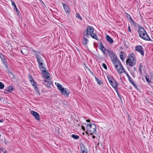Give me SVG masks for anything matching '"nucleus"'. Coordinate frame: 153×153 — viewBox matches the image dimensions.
<instances>
[{
  "instance_id": "31",
  "label": "nucleus",
  "mask_w": 153,
  "mask_h": 153,
  "mask_svg": "<svg viewBox=\"0 0 153 153\" xmlns=\"http://www.w3.org/2000/svg\"><path fill=\"white\" fill-rule=\"evenodd\" d=\"M100 50L102 51V52L105 54H106V53H105V51H107V50L106 49L105 47L101 48Z\"/></svg>"
},
{
  "instance_id": "47",
  "label": "nucleus",
  "mask_w": 153,
  "mask_h": 153,
  "mask_svg": "<svg viewBox=\"0 0 153 153\" xmlns=\"http://www.w3.org/2000/svg\"><path fill=\"white\" fill-rule=\"evenodd\" d=\"M86 121L87 122H90V120L89 119H88L86 120Z\"/></svg>"
},
{
  "instance_id": "26",
  "label": "nucleus",
  "mask_w": 153,
  "mask_h": 153,
  "mask_svg": "<svg viewBox=\"0 0 153 153\" xmlns=\"http://www.w3.org/2000/svg\"><path fill=\"white\" fill-rule=\"evenodd\" d=\"M95 79L97 83L100 85H101L102 84V82L101 80L99 79L96 76H95Z\"/></svg>"
},
{
  "instance_id": "22",
  "label": "nucleus",
  "mask_w": 153,
  "mask_h": 153,
  "mask_svg": "<svg viewBox=\"0 0 153 153\" xmlns=\"http://www.w3.org/2000/svg\"><path fill=\"white\" fill-rule=\"evenodd\" d=\"M107 52L108 54V55L110 56L111 57V56H114V55H115L113 52L112 51H108L107 50Z\"/></svg>"
},
{
  "instance_id": "52",
  "label": "nucleus",
  "mask_w": 153,
  "mask_h": 153,
  "mask_svg": "<svg viewBox=\"0 0 153 153\" xmlns=\"http://www.w3.org/2000/svg\"><path fill=\"white\" fill-rule=\"evenodd\" d=\"M7 151H4V153H7Z\"/></svg>"
},
{
  "instance_id": "56",
  "label": "nucleus",
  "mask_w": 153,
  "mask_h": 153,
  "mask_svg": "<svg viewBox=\"0 0 153 153\" xmlns=\"http://www.w3.org/2000/svg\"><path fill=\"white\" fill-rule=\"evenodd\" d=\"M117 94H118V95H119V94H118V93H117Z\"/></svg>"
},
{
  "instance_id": "42",
  "label": "nucleus",
  "mask_w": 153,
  "mask_h": 153,
  "mask_svg": "<svg viewBox=\"0 0 153 153\" xmlns=\"http://www.w3.org/2000/svg\"><path fill=\"white\" fill-rule=\"evenodd\" d=\"M124 73L126 74L128 78L130 77V76L128 74V73L126 71V72H125Z\"/></svg>"
},
{
  "instance_id": "19",
  "label": "nucleus",
  "mask_w": 153,
  "mask_h": 153,
  "mask_svg": "<svg viewBox=\"0 0 153 153\" xmlns=\"http://www.w3.org/2000/svg\"><path fill=\"white\" fill-rule=\"evenodd\" d=\"M1 62L3 65L5 66L6 68H7L8 67L7 65V61H6V60L5 59H2Z\"/></svg>"
},
{
  "instance_id": "16",
  "label": "nucleus",
  "mask_w": 153,
  "mask_h": 153,
  "mask_svg": "<svg viewBox=\"0 0 153 153\" xmlns=\"http://www.w3.org/2000/svg\"><path fill=\"white\" fill-rule=\"evenodd\" d=\"M106 39L110 43H111L113 42L112 39L108 35L106 36Z\"/></svg>"
},
{
  "instance_id": "36",
  "label": "nucleus",
  "mask_w": 153,
  "mask_h": 153,
  "mask_svg": "<svg viewBox=\"0 0 153 153\" xmlns=\"http://www.w3.org/2000/svg\"><path fill=\"white\" fill-rule=\"evenodd\" d=\"M34 87L36 91L39 93V89L37 87L36 85Z\"/></svg>"
},
{
  "instance_id": "5",
  "label": "nucleus",
  "mask_w": 153,
  "mask_h": 153,
  "mask_svg": "<svg viewBox=\"0 0 153 153\" xmlns=\"http://www.w3.org/2000/svg\"><path fill=\"white\" fill-rule=\"evenodd\" d=\"M126 63L127 65L129 64L131 67L134 65L136 64V60L134 56L131 55H129L128 59L126 61Z\"/></svg>"
},
{
  "instance_id": "4",
  "label": "nucleus",
  "mask_w": 153,
  "mask_h": 153,
  "mask_svg": "<svg viewBox=\"0 0 153 153\" xmlns=\"http://www.w3.org/2000/svg\"><path fill=\"white\" fill-rule=\"evenodd\" d=\"M111 61L114 64L115 68L117 69V65L118 66V65L120 63L119 59L116 55H114V56H111Z\"/></svg>"
},
{
  "instance_id": "55",
  "label": "nucleus",
  "mask_w": 153,
  "mask_h": 153,
  "mask_svg": "<svg viewBox=\"0 0 153 153\" xmlns=\"http://www.w3.org/2000/svg\"><path fill=\"white\" fill-rule=\"evenodd\" d=\"M134 69L135 70V68H134Z\"/></svg>"
},
{
  "instance_id": "51",
  "label": "nucleus",
  "mask_w": 153,
  "mask_h": 153,
  "mask_svg": "<svg viewBox=\"0 0 153 153\" xmlns=\"http://www.w3.org/2000/svg\"><path fill=\"white\" fill-rule=\"evenodd\" d=\"M33 52H34V53H37V52L36 51L33 50Z\"/></svg>"
},
{
  "instance_id": "24",
  "label": "nucleus",
  "mask_w": 153,
  "mask_h": 153,
  "mask_svg": "<svg viewBox=\"0 0 153 153\" xmlns=\"http://www.w3.org/2000/svg\"><path fill=\"white\" fill-rule=\"evenodd\" d=\"M129 19H130V21L132 23V25H133L134 26H135L136 25V23H135V22L133 19H132L131 17V16L130 15H129Z\"/></svg>"
},
{
  "instance_id": "33",
  "label": "nucleus",
  "mask_w": 153,
  "mask_h": 153,
  "mask_svg": "<svg viewBox=\"0 0 153 153\" xmlns=\"http://www.w3.org/2000/svg\"><path fill=\"white\" fill-rule=\"evenodd\" d=\"M30 82L31 83L32 85L33 86V87H35V86H36V82L34 80H33V81Z\"/></svg>"
},
{
  "instance_id": "21",
  "label": "nucleus",
  "mask_w": 153,
  "mask_h": 153,
  "mask_svg": "<svg viewBox=\"0 0 153 153\" xmlns=\"http://www.w3.org/2000/svg\"><path fill=\"white\" fill-rule=\"evenodd\" d=\"M90 35L92 38L95 39L97 40H99V39H98L97 36L94 33H91Z\"/></svg>"
},
{
  "instance_id": "35",
  "label": "nucleus",
  "mask_w": 153,
  "mask_h": 153,
  "mask_svg": "<svg viewBox=\"0 0 153 153\" xmlns=\"http://www.w3.org/2000/svg\"><path fill=\"white\" fill-rule=\"evenodd\" d=\"M135 88H137L138 87L136 84L134 82L131 83Z\"/></svg>"
},
{
  "instance_id": "25",
  "label": "nucleus",
  "mask_w": 153,
  "mask_h": 153,
  "mask_svg": "<svg viewBox=\"0 0 153 153\" xmlns=\"http://www.w3.org/2000/svg\"><path fill=\"white\" fill-rule=\"evenodd\" d=\"M88 42V40L85 37L83 38V39L82 41V44L85 45L87 44Z\"/></svg>"
},
{
  "instance_id": "8",
  "label": "nucleus",
  "mask_w": 153,
  "mask_h": 153,
  "mask_svg": "<svg viewBox=\"0 0 153 153\" xmlns=\"http://www.w3.org/2000/svg\"><path fill=\"white\" fill-rule=\"evenodd\" d=\"M116 69L119 74H121L122 73H124L126 71L121 63L118 65V66L117 65V68Z\"/></svg>"
},
{
  "instance_id": "45",
  "label": "nucleus",
  "mask_w": 153,
  "mask_h": 153,
  "mask_svg": "<svg viewBox=\"0 0 153 153\" xmlns=\"http://www.w3.org/2000/svg\"><path fill=\"white\" fill-rule=\"evenodd\" d=\"M35 55L36 56V58H37V56H39L38 54V53L37 52L36 53H35Z\"/></svg>"
},
{
  "instance_id": "28",
  "label": "nucleus",
  "mask_w": 153,
  "mask_h": 153,
  "mask_svg": "<svg viewBox=\"0 0 153 153\" xmlns=\"http://www.w3.org/2000/svg\"><path fill=\"white\" fill-rule=\"evenodd\" d=\"M71 137L75 139H78L79 138V136L78 135L73 134L71 135Z\"/></svg>"
},
{
  "instance_id": "49",
  "label": "nucleus",
  "mask_w": 153,
  "mask_h": 153,
  "mask_svg": "<svg viewBox=\"0 0 153 153\" xmlns=\"http://www.w3.org/2000/svg\"><path fill=\"white\" fill-rule=\"evenodd\" d=\"M92 75H93L94 76V78H95V76H96L94 75V73H92Z\"/></svg>"
},
{
  "instance_id": "46",
  "label": "nucleus",
  "mask_w": 153,
  "mask_h": 153,
  "mask_svg": "<svg viewBox=\"0 0 153 153\" xmlns=\"http://www.w3.org/2000/svg\"><path fill=\"white\" fill-rule=\"evenodd\" d=\"M3 151V149H2L0 148V153Z\"/></svg>"
},
{
  "instance_id": "30",
  "label": "nucleus",
  "mask_w": 153,
  "mask_h": 153,
  "mask_svg": "<svg viewBox=\"0 0 153 153\" xmlns=\"http://www.w3.org/2000/svg\"><path fill=\"white\" fill-rule=\"evenodd\" d=\"M4 84L1 82H0V89H2L4 88Z\"/></svg>"
},
{
  "instance_id": "9",
  "label": "nucleus",
  "mask_w": 153,
  "mask_h": 153,
  "mask_svg": "<svg viewBox=\"0 0 153 153\" xmlns=\"http://www.w3.org/2000/svg\"><path fill=\"white\" fill-rule=\"evenodd\" d=\"M31 113L35 118L38 120H40V118L39 114L36 112L32 110L30 111Z\"/></svg>"
},
{
  "instance_id": "15",
  "label": "nucleus",
  "mask_w": 153,
  "mask_h": 153,
  "mask_svg": "<svg viewBox=\"0 0 153 153\" xmlns=\"http://www.w3.org/2000/svg\"><path fill=\"white\" fill-rule=\"evenodd\" d=\"M10 1L12 2V5L14 7V10H16V13L17 14H19V11L18 10L16 4L12 0H11Z\"/></svg>"
},
{
  "instance_id": "23",
  "label": "nucleus",
  "mask_w": 153,
  "mask_h": 153,
  "mask_svg": "<svg viewBox=\"0 0 153 153\" xmlns=\"http://www.w3.org/2000/svg\"><path fill=\"white\" fill-rule=\"evenodd\" d=\"M81 153H85V152H87L86 151V149L83 145V146H81Z\"/></svg>"
},
{
  "instance_id": "44",
  "label": "nucleus",
  "mask_w": 153,
  "mask_h": 153,
  "mask_svg": "<svg viewBox=\"0 0 153 153\" xmlns=\"http://www.w3.org/2000/svg\"><path fill=\"white\" fill-rule=\"evenodd\" d=\"M81 127L82 129H83L84 131H85V127L83 126H82Z\"/></svg>"
},
{
  "instance_id": "38",
  "label": "nucleus",
  "mask_w": 153,
  "mask_h": 153,
  "mask_svg": "<svg viewBox=\"0 0 153 153\" xmlns=\"http://www.w3.org/2000/svg\"><path fill=\"white\" fill-rule=\"evenodd\" d=\"M128 79L129 82L131 83L133 82V81L132 80V78L131 77H130L128 78Z\"/></svg>"
},
{
  "instance_id": "57",
  "label": "nucleus",
  "mask_w": 153,
  "mask_h": 153,
  "mask_svg": "<svg viewBox=\"0 0 153 153\" xmlns=\"http://www.w3.org/2000/svg\"><path fill=\"white\" fill-rule=\"evenodd\" d=\"M85 153H87V152H85Z\"/></svg>"
},
{
  "instance_id": "6",
  "label": "nucleus",
  "mask_w": 153,
  "mask_h": 153,
  "mask_svg": "<svg viewBox=\"0 0 153 153\" xmlns=\"http://www.w3.org/2000/svg\"><path fill=\"white\" fill-rule=\"evenodd\" d=\"M143 48L141 45H136L135 47V51L139 52L142 56L144 55V51Z\"/></svg>"
},
{
  "instance_id": "11",
  "label": "nucleus",
  "mask_w": 153,
  "mask_h": 153,
  "mask_svg": "<svg viewBox=\"0 0 153 153\" xmlns=\"http://www.w3.org/2000/svg\"><path fill=\"white\" fill-rule=\"evenodd\" d=\"M64 10L67 15H68L70 13V10L68 6L65 3L62 4Z\"/></svg>"
},
{
  "instance_id": "10",
  "label": "nucleus",
  "mask_w": 153,
  "mask_h": 153,
  "mask_svg": "<svg viewBox=\"0 0 153 153\" xmlns=\"http://www.w3.org/2000/svg\"><path fill=\"white\" fill-rule=\"evenodd\" d=\"M61 93L62 94L66 96L67 97H68L69 96V92L68 89L64 88L62 89V90L61 91Z\"/></svg>"
},
{
  "instance_id": "2",
  "label": "nucleus",
  "mask_w": 153,
  "mask_h": 153,
  "mask_svg": "<svg viewBox=\"0 0 153 153\" xmlns=\"http://www.w3.org/2000/svg\"><path fill=\"white\" fill-rule=\"evenodd\" d=\"M138 32L139 37L143 39L146 41H153L147 33L145 30L142 27H139Z\"/></svg>"
},
{
  "instance_id": "18",
  "label": "nucleus",
  "mask_w": 153,
  "mask_h": 153,
  "mask_svg": "<svg viewBox=\"0 0 153 153\" xmlns=\"http://www.w3.org/2000/svg\"><path fill=\"white\" fill-rule=\"evenodd\" d=\"M57 87L58 88V89L61 91L62 90V89H63L64 88H63L62 86V85L60 84L59 83H57L56 84V83H55Z\"/></svg>"
},
{
  "instance_id": "17",
  "label": "nucleus",
  "mask_w": 153,
  "mask_h": 153,
  "mask_svg": "<svg viewBox=\"0 0 153 153\" xmlns=\"http://www.w3.org/2000/svg\"><path fill=\"white\" fill-rule=\"evenodd\" d=\"M39 69L42 72L44 71H45L46 70V68L44 67V65L42 63V65H40V64L39 65Z\"/></svg>"
},
{
  "instance_id": "37",
  "label": "nucleus",
  "mask_w": 153,
  "mask_h": 153,
  "mask_svg": "<svg viewBox=\"0 0 153 153\" xmlns=\"http://www.w3.org/2000/svg\"><path fill=\"white\" fill-rule=\"evenodd\" d=\"M104 47V45H103V44L102 43H100V46L99 47V48L100 49L101 48H103Z\"/></svg>"
},
{
  "instance_id": "40",
  "label": "nucleus",
  "mask_w": 153,
  "mask_h": 153,
  "mask_svg": "<svg viewBox=\"0 0 153 153\" xmlns=\"http://www.w3.org/2000/svg\"><path fill=\"white\" fill-rule=\"evenodd\" d=\"M145 79L147 82H151V81L147 77V76H146L145 77Z\"/></svg>"
},
{
  "instance_id": "32",
  "label": "nucleus",
  "mask_w": 153,
  "mask_h": 153,
  "mask_svg": "<svg viewBox=\"0 0 153 153\" xmlns=\"http://www.w3.org/2000/svg\"><path fill=\"white\" fill-rule=\"evenodd\" d=\"M28 77L30 82H31L34 80L33 77L30 75H29Z\"/></svg>"
},
{
  "instance_id": "20",
  "label": "nucleus",
  "mask_w": 153,
  "mask_h": 153,
  "mask_svg": "<svg viewBox=\"0 0 153 153\" xmlns=\"http://www.w3.org/2000/svg\"><path fill=\"white\" fill-rule=\"evenodd\" d=\"M123 52H121L120 53V58L121 60L122 61L124 60L125 58V56Z\"/></svg>"
},
{
  "instance_id": "54",
  "label": "nucleus",
  "mask_w": 153,
  "mask_h": 153,
  "mask_svg": "<svg viewBox=\"0 0 153 153\" xmlns=\"http://www.w3.org/2000/svg\"><path fill=\"white\" fill-rule=\"evenodd\" d=\"M127 14L128 15V17H129V14Z\"/></svg>"
},
{
  "instance_id": "13",
  "label": "nucleus",
  "mask_w": 153,
  "mask_h": 153,
  "mask_svg": "<svg viewBox=\"0 0 153 153\" xmlns=\"http://www.w3.org/2000/svg\"><path fill=\"white\" fill-rule=\"evenodd\" d=\"M36 59L39 65H42V62L43 61V59L39 56H37Z\"/></svg>"
},
{
  "instance_id": "39",
  "label": "nucleus",
  "mask_w": 153,
  "mask_h": 153,
  "mask_svg": "<svg viewBox=\"0 0 153 153\" xmlns=\"http://www.w3.org/2000/svg\"><path fill=\"white\" fill-rule=\"evenodd\" d=\"M102 66L105 69H107V67L105 64L104 63H102Z\"/></svg>"
},
{
  "instance_id": "53",
  "label": "nucleus",
  "mask_w": 153,
  "mask_h": 153,
  "mask_svg": "<svg viewBox=\"0 0 153 153\" xmlns=\"http://www.w3.org/2000/svg\"><path fill=\"white\" fill-rule=\"evenodd\" d=\"M21 52H22V53H22V50H21Z\"/></svg>"
},
{
  "instance_id": "3",
  "label": "nucleus",
  "mask_w": 153,
  "mask_h": 153,
  "mask_svg": "<svg viewBox=\"0 0 153 153\" xmlns=\"http://www.w3.org/2000/svg\"><path fill=\"white\" fill-rule=\"evenodd\" d=\"M107 78L110 85L116 90V89L117 88L118 85L117 84L115 80L112 76L110 75L107 76Z\"/></svg>"
},
{
  "instance_id": "50",
  "label": "nucleus",
  "mask_w": 153,
  "mask_h": 153,
  "mask_svg": "<svg viewBox=\"0 0 153 153\" xmlns=\"http://www.w3.org/2000/svg\"><path fill=\"white\" fill-rule=\"evenodd\" d=\"M95 137H96L94 135H93L92 136V138H93V139L95 138Z\"/></svg>"
},
{
  "instance_id": "14",
  "label": "nucleus",
  "mask_w": 153,
  "mask_h": 153,
  "mask_svg": "<svg viewBox=\"0 0 153 153\" xmlns=\"http://www.w3.org/2000/svg\"><path fill=\"white\" fill-rule=\"evenodd\" d=\"M96 126L95 124L93 123L92 127L90 128V131L91 133H93L96 130Z\"/></svg>"
},
{
  "instance_id": "29",
  "label": "nucleus",
  "mask_w": 153,
  "mask_h": 153,
  "mask_svg": "<svg viewBox=\"0 0 153 153\" xmlns=\"http://www.w3.org/2000/svg\"><path fill=\"white\" fill-rule=\"evenodd\" d=\"M76 18L79 19L81 20H82V17L80 16V14L79 13L76 14Z\"/></svg>"
},
{
  "instance_id": "1",
  "label": "nucleus",
  "mask_w": 153,
  "mask_h": 153,
  "mask_svg": "<svg viewBox=\"0 0 153 153\" xmlns=\"http://www.w3.org/2000/svg\"><path fill=\"white\" fill-rule=\"evenodd\" d=\"M50 74L47 70L42 72V76L44 79L42 81L43 84L48 88L50 87L52 82L51 79Z\"/></svg>"
},
{
  "instance_id": "7",
  "label": "nucleus",
  "mask_w": 153,
  "mask_h": 153,
  "mask_svg": "<svg viewBox=\"0 0 153 153\" xmlns=\"http://www.w3.org/2000/svg\"><path fill=\"white\" fill-rule=\"evenodd\" d=\"M94 31V28L90 26L87 27L86 31V36L87 37H88L91 33H93Z\"/></svg>"
},
{
  "instance_id": "34",
  "label": "nucleus",
  "mask_w": 153,
  "mask_h": 153,
  "mask_svg": "<svg viewBox=\"0 0 153 153\" xmlns=\"http://www.w3.org/2000/svg\"><path fill=\"white\" fill-rule=\"evenodd\" d=\"M86 125L87 126V128L90 129L92 127L93 124H89L87 123Z\"/></svg>"
},
{
  "instance_id": "27",
  "label": "nucleus",
  "mask_w": 153,
  "mask_h": 153,
  "mask_svg": "<svg viewBox=\"0 0 153 153\" xmlns=\"http://www.w3.org/2000/svg\"><path fill=\"white\" fill-rule=\"evenodd\" d=\"M142 68H143V65H142L141 63H140L139 65V72L140 74H142Z\"/></svg>"
},
{
  "instance_id": "12",
  "label": "nucleus",
  "mask_w": 153,
  "mask_h": 153,
  "mask_svg": "<svg viewBox=\"0 0 153 153\" xmlns=\"http://www.w3.org/2000/svg\"><path fill=\"white\" fill-rule=\"evenodd\" d=\"M13 90V88L12 86L7 87V89L4 90V93L7 94V92L11 93Z\"/></svg>"
},
{
  "instance_id": "41",
  "label": "nucleus",
  "mask_w": 153,
  "mask_h": 153,
  "mask_svg": "<svg viewBox=\"0 0 153 153\" xmlns=\"http://www.w3.org/2000/svg\"><path fill=\"white\" fill-rule=\"evenodd\" d=\"M128 30L129 32H131V29L129 25H128Z\"/></svg>"
},
{
  "instance_id": "48",
  "label": "nucleus",
  "mask_w": 153,
  "mask_h": 153,
  "mask_svg": "<svg viewBox=\"0 0 153 153\" xmlns=\"http://www.w3.org/2000/svg\"><path fill=\"white\" fill-rule=\"evenodd\" d=\"M3 122V121L2 120H0V123H2Z\"/></svg>"
},
{
  "instance_id": "43",
  "label": "nucleus",
  "mask_w": 153,
  "mask_h": 153,
  "mask_svg": "<svg viewBox=\"0 0 153 153\" xmlns=\"http://www.w3.org/2000/svg\"><path fill=\"white\" fill-rule=\"evenodd\" d=\"M128 120L129 121L131 120V118L130 117L129 115V114H128Z\"/></svg>"
}]
</instances>
